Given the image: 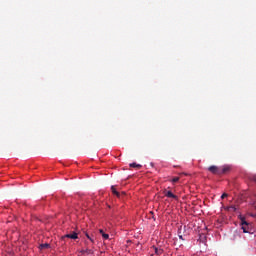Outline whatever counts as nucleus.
Returning <instances> with one entry per match:
<instances>
[{
	"label": "nucleus",
	"instance_id": "1",
	"mask_svg": "<svg viewBox=\"0 0 256 256\" xmlns=\"http://www.w3.org/2000/svg\"><path fill=\"white\" fill-rule=\"evenodd\" d=\"M240 225L241 229L243 230V233H251V224L247 221H245V217L240 216Z\"/></svg>",
	"mask_w": 256,
	"mask_h": 256
},
{
	"label": "nucleus",
	"instance_id": "2",
	"mask_svg": "<svg viewBox=\"0 0 256 256\" xmlns=\"http://www.w3.org/2000/svg\"><path fill=\"white\" fill-rule=\"evenodd\" d=\"M208 171L212 173V175H221V167L216 165L209 166Z\"/></svg>",
	"mask_w": 256,
	"mask_h": 256
},
{
	"label": "nucleus",
	"instance_id": "3",
	"mask_svg": "<svg viewBox=\"0 0 256 256\" xmlns=\"http://www.w3.org/2000/svg\"><path fill=\"white\" fill-rule=\"evenodd\" d=\"M230 172H231L230 165L220 166V175H227V173H230Z\"/></svg>",
	"mask_w": 256,
	"mask_h": 256
},
{
	"label": "nucleus",
	"instance_id": "4",
	"mask_svg": "<svg viewBox=\"0 0 256 256\" xmlns=\"http://www.w3.org/2000/svg\"><path fill=\"white\" fill-rule=\"evenodd\" d=\"M164 195L165 197H168V199H175V201H179V197L175 194H173V192L168 191V190H164Z\"/></svg>",
	"mask_w": 256,
	"mask_h": 256
},
{
	"label": "nucleus",
	"instance_id": "5",
	"mask_svg": "<svg viewBox=\"0 0 256 256\" xmlns=\"http://www.w3.org/2000/svg\"><path fill=\"white\" fill-rule=\"evenodd\" d=\"M65 239H79V235L76 232H73L62 236V241H65Z\"/></svg>",
	"mask_w": 256,
	"mask_h": 256
},
{
	"label": "nucleus",
	"instance_id": "6",
	"mask_svg": "<svg viewBox=\"0 0 256 256\" xmlns=\"http://www.w3.org/2000/svg\"><path fill=\"white\" fill-rule=\"evenodd\" d=\"M81 255H93V250L92 249H89V248H86V249H82L80 251Z\"/></svg>",
	"mask_w": 256,
	"mask_h": 256
},
{
	"label": "nucleus",
	"instance_id": "7",
	"mask_svg": "<svg viewBox=\"0 0 256 256\" xmlns=\"http://www.w3.org/2000/svg\"><path fill=\"white\" fill-rule=\"evenodd\" d=\"M111 191H112L113 195H116V197H118V199H121V192L117 191V188H115V186H111Z\"/></svg>",
	"mask_w": 256,
	"mask_h": 256
},
{
	"label": "nucleus",
	"instance_id": "8",
	"mask_svg": "<svg viewBox=\"0 0 256 256\" xmlns=\"http://www.w3.org/2000/svg\"><path fill=\"white\" fill-rule=\"evenodd\" d=\"M39 249L43 251V249H51V244L44 243L39 245Z\"/></svg>",
	"mask_w": 256,
	"mask_h": 256
},
{
	"label": "nucleus",
	"instance_id": "9",
	"mask_svg": "<svg viewBox=\"0 0 256 256\" xmlns=\"http://www.w3.org/2000/svg\"><path fill=\"white\" fill-rule=\"evenodd\" d=\"M99 233L102 235L103 239H109V234L105 233L103 229H100Z\"/></svg>",
	"mask_w": 256,
	"mask_h": 256
},
{
	"label": "nucleus",
	"instance_id": "10",
	"mask_svg": "<svg viewBox=\"0 0 256 256\" xmlns=\"http://www.w3.org/2000/svg\"><path fill=\"white\" fill-rule=\"evenodd\" d=\"M130 167L136 168V169H141V164H137V163H131Z\"/></svg>",
	"mask_w": 256,
	"mask_h": 256
},
{
	"label": "nucleus",
	"instance_id": "11",
	"mask_svg": "<svg viewBox=\"0 0 256 256\" xmlns=\"http://www.w3.org/2000/svg\"><path fill=\"white\" fill-rule=\"evenodd\" d=\"M228 211L235 212V211H237V207H235V206H229V207H228Z\"/></svg>",
	"mask_w": 256,
	"mask_h": 256
},
{
	"label": "nucleus",
	"instance_id": "12",
	"mask_svg": "<svg viewBox=\"0 0 256 256\" xmlns=\"http://www.w3.org/2000/svg\"><path fill=\"white\" fill-rule=\"evenodd\" d=\"M156 255H161L163 253V250L155 248Z\"/></svg>",
	"mask_w": 256,
	"mask_h": 256
},
{
	"label": "nucleus",
	"instance_id": "13",
	"mask_svg": "<svg viewBox=\"0 0 256 256\" xmlns=\"http://www.w3.org/2000/svg\"><path fill=\"white\" fill-rule=\"evenodd\" d=\"M86 237L87 239H89V241H91V243H95V240L91 236H89L87 233H86Z\"/></svg>",
	"mask_w": 256,
	"mask_h": 256
},
{
	"label": "nucleus",
	"instance_id": "14",
	"mask_svg": "<svg viewBox=\"0 0 256 256\" xmlns=\"http://www.w3.org/2000/svg\"><path fill=\"white\" fill-rule=\"evenodd\" d=\"M179 177H174L171 181H172V183H177V182H179Z\"/></svg>",
	"mask_w": 256,
	"mask_h": 256
},
{
	"label": "nucleus",
	"instance_id": "15",
	"mask_svg": "<svg viewBox=\"0 0 256 256\" xmlns=\"http://www.w3.org/2000/svg\"><path fill=\"white\" fill-rule=\"evenodd\" d=\"M126 193L124 191L120 192V199L121 197H125Z\"/></svg>",
	"mask_w": 256,
	"mask_h": 256
},
{
	"label": "nucleus",
	"instance_id": "16",
	"mask_svg": "<svg viewBox=\"0 0 256 256\" xmlns=\"http://www.w3.org/2000/svg\"><path fill=\"white\" fill-rule=\"evenodd\" d=\"M222 199H225V197H227V194L226 193H224V194H222Z\"/></svg>",
	"mask_w": 256,
	"mask_h": 256
},
{
	"label": "nucleus",
	"instance_id": "17",
	"mask_svg": "<svg viewBox=\"0 0 256 256\" xmlns=\"http://www.w3.org/2000/svg\"><path fill=\"white\" fill-rule=\"evenodd\" d=\"M179 239H183V236H182V235H180V236H179Z\"/></svg>",
	"mask_w": 256,
	"mask_h": 256
}]
</instances>
